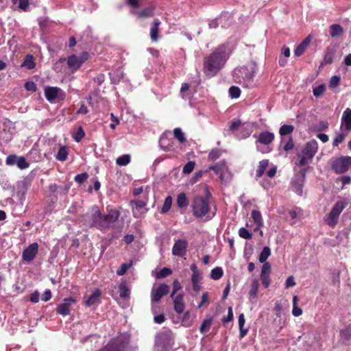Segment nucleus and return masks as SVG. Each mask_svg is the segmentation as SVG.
<instances>
[{
    "label": "nucleus",
    "mask_w": 351,
    "mask_h": 351,
    "mask_svg": "<svg viewBox=\"0 0 351 351\" xmlns=\"http://www.w3.org/2000/svg\"><path fill=\"white\" fill-rule=\"evenodd\" d=\"M119 215V212L116 210H110L107 215H102L99 208L94 206L90 213H87L83 216V221L89 227H95L105 231L114 225Z\"/></svg>",
    "instance_id": "obj_1"
},
{
    "label": "nucleus",
    "mask_w": 351,
    "mask_h": 351,
    "mask_svg": "<svg viewBox=\"0 0 351 351\" xmlns=\"http://www.w3.org/2000/svg\"><path fill=\"white\" fill-rule=\"evenodd\" d=\"M340 335L344 341L351 340V323L345 329L340 330Z\"/></svg>",
    "instance_id": "obj_35"
},
{
    "label": "nucleus",
    "mask_w": 351,
    "mask_h": 351,
    "mask_svg": "<svg viewBox=\"0 0 351 351\" xmlns=\"http://www.w3.org/2000/svg\"><path fill=\"white\" fill-rule=\"evenodd\" d=\"M88 53L86 51L82 52L79 56L76 55L69 56L67 58L68 67L73 71H77L88 60Z\"/></svg>",
    "instance_id": "obj_10"
},
{
    "label": "nucleus",
    "mask_w": 351,
    "mask_h": 351,
    "mask_svg": "<svg viewBox=\"0 0 351 351\" xmlns=\"http://www.w3.org/2000/svg\"><path fill=\"white\" fill-rule=\"evenodd\" d=\"M85 134L82 127H80L73 136L74 140L79 143L84 136Z\"/></svg>",
    "instance_id": "obj_54"
},
{
    "label": "nucleus",
    "mask_w": 351,
    "mask_h": 351,
    "mask_svg": "<svg viewBox=\"0 0 351 351\" xmlns=\"http://www.w3.org/2000/svg\"><path fill=\"white\" fill-rule=\"evenodd\" d=\"M294 147V143L293 141L292 137H290L289 141L287 142L285 145L284 146V149L286 152H289L293 149Z\"/></svg>",
    "instance_id": "obj_62"
},
{
    "label": "nucleus",
    "mask_w": 351,
    "mask_h": 351,
    "mask_svg": "<svg viewBox=\"0 0 351 351\" xmlns=\"http://www.w3.org/2000/svg\"><path fill=\"white\" fill-rule=\"evenodd\" d=\"M172 298L173 299L175 311L179 314L183 313L185 307L183 303V295L179 293Z\"/></svg>",
    "instance_id": "obj_20"
},
{
    "label": "nucleus",
    "mask_w": 351,
    "mask_h": 351,
    "mask_svg": "<svg viewBox=\"0 0 351 351\" xmlns=\"http://www.w3.org/2000/svg\"><path fill=\"white\" fill-rule=\"evenodd\" d=\"M348 202L346 200H339L337 202L330 213L327 214L324 219L327 225L334 228L338 223L339 215L347 206Z\"/></svg>",
    "instance_id": "obj_5"
},
{
    "label": "nucleus",
    "mask_w": 351,
    "mask_h": 351,
    "mask_svg": "<svg viewBox=\"0 0 351 351\" xmlns=\"http://www.w3.org/2000/svg\"><path fill=\"white\" fill-rule=\"evenodd\" d=\"M65 92L57 86H45V99L51 104H58L64 100Z\"/></svg>",
    "instance_id": "obj_6"
},
{
    "label": "nucleus",
    "mask_w": 351,
    "mask_h": 351,
    "mask_svg": "<svg viewBox=\"0 0 351 351\" xmlns=\"http://www.w3.org/2000/svg\"><path fill=\"white\" fill-rule=\"evenodd\" d=\"M346 136V134L342 132L337 134L336 137L333 140L332 145L335 147L338 146L340 143L343 142Z\"/></svg>",
    "instance_id": "obj_50"
},
{
    "label": "nucleus",
    "mask_w": 351,
    "mask_h": 351,
    "mask_svg": "<svg viewBox=\"0 0 351 351\" xmlns=\"http://www.w3.org/2000/svg\"><path fill=\"white\" fill-rule=\"evenodd\" d=\"M270 272H271V265L268 262L263 263V265L261 268V274L269 275Z\"/></svg>",
    "instance_id": "obj_59"
},
{
    "label": "nucleus",
    "mask_w": 351,
    "mask_h": 351,
    "mask_svg": "<svg viewBox=\"0 0 351 351\" xmlns=\"http://www.w3.org/2000/svg\"><path fill=\"white\" fill-rule=\"evenodd\" d=\"M223 274V271L221 267H217L211 270L210 278L213 280L220 279Z\"/></svg>",
    "instance_id": "obj_37"
},
{
    "label": "nucleus",
    "mask_w": 351,
    "mask_h": 351,
    "mask_svg": "<svg viewBox=\"0 0 351 351\" xmlns=\"http://www.w3.org/2000/svg\"><path fill=\"white\" fill-rule=\"evenodd\" d=\"M176 204L180 208H186L189 205V200L184 193H180L178 195Z\"/></svg>",
    "instance_id": "obj_27"
},
{
    "label": "nucleus",
    "mask_w": 351,
    "mask_h": 351,
    "mask_svg": "<svg viewBox=\"0 0 351 351\" xmlns=\"http://www.w3.org/2000/svg\"><path fill=\"white\" fill-rule=\"evenodd\" d=\"M325 90H326V86L324 84H320L313 88V93L314 96L317 97L322 95L324 93Z\"/></svg>",
    "instance_id": "obj_51"
},
{
    "label": "nucleus",
    "mask_w": 351,
    "mask_h": 351,
    "mask_svg": "<svg viewBox=\"0 0 351 351\" xmlns=\"http://www.w3.org/2000/svg\"><path fill=\"white\" fill-rule=\"evenodd\" d=\"M307 169H302L300 172L295 176L291 182L293 191L300 196L302 195L303 186L305 182Z\"/></svg>",
    "instance_id": "obj_8"
},
{
    "label": "nucleus",
    "mask_w": 351,
    "mask_h": 351,
    "mask_svg": "<svg viewBox=\"0 0 351 351\" xmlns=\"http://www.w3.org/2000/svg\"><path fill=\"white\" fill-rule=\"evenodd\" d=\"M27 90L35 92L36 90V84L33 82H27L25 84Z\"/></svg>",
    "instance_id": "obj_61"
},
{
    "label": "nucleus",
    "mask_w": 351,
    "mask_h": 351,
    "mask_svg": "<svg viewBox=\"0 0 351 351\" xmlns=\"http://www.w3.org/2000/svg\"><path fill=\"white\" fill-rule=\"evenodd\" d=\"M254 71H247L245 74V77H243V84L244 86L247 88H252L254 83Z\"/></svg>",
    "instance_id": "obj_25"
},
{
    "label": "nucleus",
    "mask_w": 351,
    "mask_h": 351,
    "mask_svg": "<svg viewBox=\"0 0 351 351\" xmlns=\"http://www.w3.org/2000/svg\"><path fill=\"white\" fill-rule=\"evenodd\" d=\"M233 319V312L231 306L228 307V315L226 317H223L221 322L225 324L231 322Z\"/></svg>",
    "instance_id": "obj_56"
},
{
    "label": "nucleus",
    "mask_w": 351,
    "mask_h": 351,
    "mask_svg": "<svg viewBox=\"0 0 351 351\" xmlns=\"http://www.w3.org/2000/svg\"><path fill=\"white\" fill-rule=\"evenodd\" d=\"M328 125H329V124L327 121H320L317 125H316L315 130L317 132L324 131L328 128Z\"/></svg>",
    "instance_id": "obj_57"
},
{
    "label": "nucleus",
    "mask_w": 351,
    "mask_h": 351,
    "mask_svg": "<svg viewBox=\"0 0 351 351\" xmlns=\"http://www.w3.org/2000/svg\"><path fill=\"white\" fill-rule=\"evenodd\" d=\"M130 204L132 207V214L135 218L140 217L145 213V207L147 203L143 200H131Z\"/></svg>",
    "instance_id": "obj_16"
},
{
    "label": "nucleus",
    "mask_w": 351,
    "mask_h": 351,
    "mask_svg": "<svg viewBox=\"0 0 351 351\" xmlns=\"http://www.w3.org/2000/svg\"><path fill=\"white\" fill-rule=\"evenodd\" d=\"M189 243L184 239L176 241L173 247L172 254L178 257H183L186 255Z\"/></svg>",
    "instance_id": "obj_12"
},
{
    "label": "nucleus",
    "mask_w": 351,
    "mask_h": 351,
    "mask_svg": "<svg viewBox=\"0 0 351 351\" xmlns=\"http://www.w3.org/2000/svg\"><path fill=\"white\" fill-rule=\"evenodd\" d=\"M351 166V156H341L332 163V169L337 173L346 172Z\"/></svg>",
    "instance_id": "obj_9"
},
{
    "label": "nucleus",
    "mask_w": 351,
    "mask_h": 351,
    "mask_svg": "<svg viewBox=\"0 0 351 351\" xmlns=\"http://www.w3.org/2000/svg\"><path fill=\"white\" fill-rule=\"evenodd\" d=\"M77 300L72 297L64 299L63 302L58 306L56 309L57 313L63 316L69 315L72 305L75 304Z\"/></svg>",
    "instance_id": "obj_13"
},
{
    "label": "nucleus",
    "mask_w": 351,
    "mask_h": 351,
    "mask_svg": "<svg viewBox=\"0 0 351 351\" xmlns=\"http://www.w3.org/2000/svg\"><path fill=\"white\" fill-rule=\"evenodd\" d=\"M212 323H213L212 318H208V319H204L202 322V323L199 327V331L202 333H205V332H208L212 325Z\"/></svg>",
    "instance_id": "obj_36"
},
{
    "label": "nucleus",
    "mask_w": 351,
    "mask_h": 351,
    "mask_svg": "<svg viewBox=\"0 0 351 351\" xmlns=\"http://www.w3.org/2000/svg\"><path fill=\"white\" fill-rule=\"evenodd\" d=\"M294 127L292 125H283L280 128L279 133L281 136H285L293 132Z\"/></svg>",
    "instance_id": "obj_40"
},
{
    "label": "nucleus",
    "mask_w": 351,
    "mask_h": 351,
    "mask_svg": "<svg viewBox=\"0 0 351 351\" xmlns=\"http://www.w3.org/2000/svg\"><path fill=\"white\" fill-rule=\"evenodd\" d=\"M241 123L240 120H237V121H232L230 125V130L231 131H235L239 128V127L241 125Z\"/></svg>",
    "instance_id": "obj_63"
},
{
    "label": "nucleus",
    "mask_w": 351,
    "mask_h": 351,
    "mask_svg": "<svg viewBox=\"0 0 351 351\" xmlns=\"http://www.w3.org/2000/svg\"><path fill=\"white\" fill-rule=\"evenodd\" d=\"M39 295H40V294L37 291H34L30 295V301L34 303L38 302L39 300Z\"/></svg>",
    "instance_id": "obj_64"
},
{
    "label": "nucleus",
    "mask_w": 351,
    "mask_h": 351,
    "mask_svg": "<svg viewBox=\"0 0 351 351\" xmlns=\"http://www.w3.org/2000/svg\"><path fill=\"white\" fill-rule=\"evenodd\" d=\"M310 43V40L308 38H306L304 39L295 49L294 54L296 56H300L302 55L306 49V47L308 46Z\"/></svg>",
    "instance_id": "obj_28"
},
{
    "label": "nucleus",
    "mask_w": 351,
    "mask_h": 351,
    "mask_svg": "<svg viewBox=\"0 0 351 351\" xmlns=\"http://www.w3.org/2000/svg\"><path fill=\"white\" fill-rule=\"evenodd\" d=\"M228 45L218 46L204 61V72L208 77L215 76L224 66L229 58Z\"/></svg>",
    "instance_id": "obj_2"
},
{
    "label": "nucleus",
    "mask_w": 351,
    "mask_h": 351,
    "mask_svg": "<svg viewBox=\"0 0 351 351\" xmlns=\"http://www.w3.org/2000/svg\"><path fill=\"white\" fill-rule=\"evenodd\" d=\"M160 24V21L156 19L153 23L152 24L150 29V38L153 42H157L158 40V32H159V25Z\"/></svg>",
    "instance_id": "obj_22"
},
{
    "label": "nucleus",
    "mask_w": 351,
    "mask_h": 351,
    "mask_svg": "<svg viewBox=\"0 0 351 351\" xmlns=\"http://www.w3.org/2000/svg\"><path fill=\"white\" fill-rule=\"evenodd\" d=\"M174 137L178 139L180 143H184L186 141V138L184 134L182 131V130L179 128H176L173 130Z\"/></svg>",
    "instance_id": "obj_42"
},
{
    "label": "nucleus",
    "mask_w": 351,
    "mask_h": 351,
    "mask_svg": "<svg viewBox=\"0 0 351 351\" xmlns=\"http://www.w3.org/2000/svg\"><path fill=\"white\" fill-rule=\"evenodd\" d=\"M59 187L56 184H50L49 186V195L47 196V199H45V202H47V208L45 207V210H51L52 205L56 203L58 200V189Z\"/></svg>",
    "instance_id": "obj_15"
},
{
    "label": "nucleus",
    "mask_w": 351,
    "mask_h": 351,
    "mask_svg": "<svg viewBox=\"0 0 351 351\" xmlns=\"http://www.w3.org/2000/svg\"><path fill=\"white\" fill-rule=\"evenodd\" d=\"M210 170H213L219 176L221 181L224 180V173L227 171V166L224 161H220L209 167Z\"/></svg>",
    "instance_id": "obj_18"
},
{
    "label": "nucleus",
    "mask_w": 351,
    "mask_h": 351,
    "mask_svg": "<svg viewBox=\"0 0 351 351\" xmlns=\"http://www.w3.org/2000/svg\"><path fill=\"white\" fill-rule=\"evenodd\" d=\"M130 156L129 154H124L121 156H119L117 159L116 162L119 166H125L130 163Z\"/></svg>",
    "instance_id": "obj_38"
},
{
    "label": "nucleus",
    "mask_w": 351,
    "mask_h": 351,
    "mask_svg": "<svg viewBox=\"0 0 351 351\" xmlns=\"http://www.w3.org/2000/svg\"><path fill=\"white\" fill-rule=\"evenodd\" d=\"M172 273V271L167 267H163L159 272L157 273L156 278H162L166 276H168Z\"/></svg>",
    "instance_id": "obj_52"
},
{
    "label": "nucleus",
    "mask_w": 351,
    "mask_h": 351,
    "mask_svg": "<svg viewBox=\"0 0 351 351\" xmlns=\"http://www.w3.org/2000/svg\"><path fill=\"white\" fill-rule=\"evenodd\" d=\"M68 152L66 151V148L65 147H61L57 154H56V159L59 161H65L67 158Z\"/></svg>",
    "instance_id": "obj_39"
},
{
    "label": "nucleus",
    "mask_w": 351,
    "mask_h": 351,
    "mask_svg": "<svg viewBox=\"0 0 351 351\" xmlns=\"http://www.w3.org/2000/svg\"><path fill=\"white\" fill-rule=\"evenodd\" d=\"M221 155V151L219 149L215 148L213 149L209 154H208V159L210 160H215L218 159Z\"/></svg>",
    "instance_id": "obj_45"
},
{
    "label": "nucleus",
    "mask_w": 351,
    "mask_h": 351,
    "mask_svg": "<svg viewBox=\"0 0 351 351\" xmlns=\"http://www.w3.org/2000/svg\"><path fill=\"white\" fill-rule=\"evenodd\" d=\"M270 254H271L270 248L267 246L264 247L258 256L259 262L261 263H267L266 261L268 258V257L270 256Z\"/></svg>",
    "instance_id": "obj_34"
},
{
    "label": "nucleus",
    "mask_w": 351,
    "mask_h": 351,
    "mask_svg": "<svg viewBox=\"0 0 351 351\" xmlns=\"http://www.w3.org/2000/svg\"><path fill=\"white\" fill-rule=\"evenodd\" d=\"M169 291V287L166 284H161L156 289H152L151 293L152 302H158L160 299L167 295Z\"/></svg>",
    "instance_id": "obj_14"
},
{
    "label": "nucleus",
    "mask_w": 351,
    "mask_h": 351,
    "mask_svg": "<svg viewBox=\"0 0 351 351\" xmlns=\"http://www.w3.org/2000/svg\"><path fill=\"white\" fill-rule=\"evenodd\" d=\"M101 295V291L99 289H96L85 301L86 306H92L99 302V297Z\"/></svg>",
    "instance_id": "obj_24"
},
{
    "label": "nucleus",
    "mask_w": 351,
    "mask_h": 351,
    "mask_svg": "<svg viewBox=\"0 0 351 351\" xmlns=\"http://www.w3.org/2000/svg\"><path fill=\"white\" fill-rule=\"evenodd\" d=\"M241 90L239 87L235 86H232L229 88V95L231 98L237 99L240 96Z\"/></svg>",
    "instance_id": "obj_47"
},
{
    "label": "nucleus",
    "mask_w": 351,
    "mask_h": 351,
    "mask_svg": "<svg viewBox=\"0 0 351 351\" xmlns=\"http://www.w3.org/2000/svg\"><path fill=\"white\" fill-rule=\"evenodd\" d=\"M99 351H122L121 346L116 343H108Z\"/></svg>",
    "instance_id": "obj_41"
},
{
    "label": "nucleus",
    "mask_w": 351,
    "mask_h": 351,
    "mask_svg": "<svg viewBox=\"0 0 351 351\" xmlns=\"http://www.w3.org/2000/svg\"><path fill=\"white\" fill-rule=\"evenodd\" d=\"M119 296L121 299H126L130 297V290L128 287L125 281L121 282L119 285Z\"/></svg>",
    "instance_id": "obj_26"
},
{
    "label": "nucleus",
    "mask_w": 351,
    "mask_h": 351,
    "mask_svg": "<svg viewBox=\"0 0 351 351\" xmlns=\"http://www.w3.org/2000/svg\"><path fill=\"white\" fill-rule=\"evenodd\" d=\"M5 164L8 166L16 165L20 169L29 167V164L24 156H19L16 154H10L7 156Z\"/></svg>",
    "instance_id": "obj_11"
},
{
    "label": "nucleus",
    "mask_w": 351,
    "mask_h": 351,
    "mask_svg": "<svg viewBox=\"0 0 351 351\" xmlns=\"http://www.w3.org/2000/svg\"><path fill=\"white\" fill-rule=\"evenodd\" d=\"M317 149V142L314 139L309 141L302 149V155H298L300 159L296 162V165L298 166L302 167L312 162L313 158L316 154Z\"/></svg>",
    "instance_id": "obj_4"
},
{
    "label": "nucleus",
    "mask_w": 351,
    "mask_h": 351,
    "mask_svg": "<svg viewBox=\"0 0 351 351\" xmlns=\"http://www.w3.org/2000/svg\"><path fill=\"white\" fill-rule=\"evenodd\" d=\"M135 14L138 18H145L153 15V10L151 8H147L142 11L136 12Z\"/></svg>",
    "instance_id": "obj_44"
},
{
    "label": "nucleus",
    "mask_w": 351,
    "mask_h": 351,
    "mask_svg": "<svg viewBox=\"0 0 351 351\" xmlns=\"http://www.w3.org/2000/svg\"><path fill=\"white\" fill-rule=\"evenodd\" d=\"M274 138H275L274 134L272 132H270L269 131H264V132H261L258 134V136L257 137V140L256 141V149L258 152H261L262 153L269 152L271 151V149H269L268 147H267L265 149H263L260 147L259 145L261 144V145H264L268 146L269 144H271L274 141Z\"/></svg>",
    "instance_id": "obj_7"
},
{
    "label": "nucleus",
    "mask_w": 351,
    "mask_h": 351,
    "mask_svg": "<svg viewBox=\"0 0 351 351\" xmlns=\"http://www.w3.org/2000/svg\"><path fill=\"white\" fill-rule=\"evenodd\" d=\"M195 162L194 161L188 162L183 167L182 172L185 174L191 173L195 167Z\"/></svg>",
    "instance_id": "obj_49"
},
{
    "label": "nucleus",
    "mask_w": 351,
    "mask_h": 351,
    "mask_svg": "<svg viewBox=\"0 0 351 351\" xmlns=\"http://www.w3.org/2000/svg\"><path fill=\"white\" fill-rule=\"evenodd\" d=\"M343 33V27L339 24H332L330 26V35L332 37H337Z\"/></svg>",
    "instance_id": "obj_29"
},
{
    "label": "nucleus",
    "mask_w": 351,
    "mask_h": 351,
    "mask_svg": "<svg viewBox=\"0 0 351 351\" xmlns=\"http://www.w3.org/2000/svg\"><path fill=\"white\" fill-rule=\"evenodd\" d=\"M261 280L263 285L267 288L270 284L269 275L261 274Z\"/></svg>",
    "instance_id": "obj_60"
},
{
    "label": "nucleus",
    "mask_w": 351,
    "mask_h": 351,
    "mask_svg": "<svg viewBox=\"0 0 351 351\" xmlns=\"http://www.w3.org/2000/svg\"><path fill=\"white\" fill-rule=\"evenodd\" d=\"M251 217L257 228H261L263 225L261 213L258 210H253L251 212Z\"/></svg>",
    "instance_id": "obj_30"
},
{
    "label": "nucleus",
    "mask_w": 351,
    "mask_h": 351,
    "mask_svg": "<svg viewBox=\"0 0 351 351\" xmlns=\"http://www.w3.org/2000/svg\"><path fill=\"white\" fill-rule=\"evenodd\" d=\"M21 66L25 67L27 69H32L35 66V63L34 61V57L32 55L25 56L23 63L21 64Z\"/></svg>",
    "instance_id": "obj_31"
},
{
    "label": "nucleus",
    "mask_w": 351,
    "mask_h": 351,
    "mask_svg": "<svg viewBox=\"0 0 351 351\" xmlns=\"http://www.w3.org/2000/svg\"><path fill=\"white\" fill-rule=\"evenodd\" d=\"M88 178V175L87 173H82L80 174H77L75 176L74 180L76 182L79 184H82L84 182L86 179Z\"/></svg>",
    "instance_id": "obj_53"
},
{
    "label": "nucleus",
    "mask_w": 351,
    "mask_h": 351,
    "mask_svg": "<svg viewBox=\"0 0 351 351\" xmlns=\"http://www.w3.org/2000/svg\"><path fill=\"white\" fill-rule=\"evenodd\" d=\"M130 265H128L126 263H123L121 265L120 267L117 270V274L118 276H123L124 275L127 270L129 269Z\"/></svg>",
    "instance_id": "obj_58"
},
{
    "label": "nucleus",
    "mask_w": 351,
    "mask_h": 351,
    "mask_svg": "<svg viewBox=\"0 0 351 351\" xmlns=\"http://www.w3.org/2000/svg\"><path fill=\"white\" fill-rule=\"evenodd\" d=\"M14 4H18L19 8L26 11L29 7V0H12Z\"/></svg>",
    "instance_id": "obj_48"
},
{
    "label": "nucleus",
    "mask_w": 351,
    "mask_h": 351,
    "mask_svg": "<svg viewBox=\"0 0 351 351\" xmlns=\"http://www.w3.org/2000/svg\"><path fill=\"white\" fill-rule=\"evenodd\" d=\"M259 286L258 280L254 278L252 280L250 289L249 291V294L250 298H254L257 295L258 289Z\"/></svg>",
    "instance_id": "obj_33"
},
{
    "label": "nucleus",
    "mask_w": 351,
    "mask_h": 351,
    "mask_svg": "<svg viewBox=\"0 0 351 351\" xmlns=\"http://www.w3.org/2000/svg\"><path fill=\"white\" fill-rule=\"evenodd\" d=\"M173 140L162 135L159 140V146L165 152H169L173 149Z\"/></svg>",
    "instance_id": "obj_19"
},
{
    "label": "nucleus",
    "mask_w": 351,
    "mask_h": 351,
    "mask_svg": "<svg viewBox=\"0 0 351 351\" xmlns=\"http://www.w3.org/2000/svg\"><path fill=\"white\" fill-rule=\"evenodd\" d=\"M38 245L37 243H33L29 245L26 249L23 252V259L26 262L32 261L34 257L36 256L38 252Z\"/></svg>",
    "instance_id": "obj_17"
},
{
    "label": "nucleus",
    "mask_w": 351,
    "mask_h": 351,
    "mask_svg": "<svg viewBox=\"0 0 351 351\" xmlns=\"http://www.w3.org/2000/svg\"><path fill=\"white\" fill-rule=\"evenodd\" d=\"M239 235L240 237L245 239H251L252 238V234L243 227L239 230Z\"/></svg>",
    "instance_id": "obj_46"
},
{
    "label": "nucleus",
    "mask_w": 351,
    "mask_h": 351,
    "mask_svg": "<svg viewBox=\"0 0 351 351\" xmlns=\"http://www.w3.org/2000/svg\"><path fill=\"white\" fill-rule=\"evenodd\" d=\"M336 53V49L334 47H327L325 56L322 62V64H331L333 60V57Z\"/></svg>",
    "instance_id": "obj_23"
},
{
    "label": "nucleus",
    "mask_w": 351,
    "mask_h": 351,
    "mask_svg": "<svg viewBox=\"0 0 351 351\" xmlns=\"http://www.w3.org/2000/svg\"><path fill=\"white\" fill-rule=\"evenodd\" d=\"M269 165V160H263L259 162V165L258 166L256 176V178H261L264 171H265L266 168Z\"/></svg>",
    "instance_id": "obj_32"
},
{
    "label": "nucleus",
    "mask_w": 351,
    "mask_h": 351,
    "mask_svg": "<svg viewBox=\"0 0 351 351\" xmlns=\"http://www.w3.org/2000/svg\"><path fill=\"white\" fill-rule=\"evenodd\" d=\"M209 191H207L205 197L196 195L194 197L191 208L193 215L196 218H202L206 216L210 210L208 197L210 196Z\"/></svg>",
    "instance_id": "obj_3"
},
{
    "label": "nucleus",
    "mask_w": 351,
    "mask_h": 351,
    "mask_svg": "<svg viewBox=\"0 0 351 351\" xmlns=\"http://www.w3.org/2000/svg\"><path fill=\"white\" fill-rule=\"evenodd\" d=\"M172 204V197L171 196H168L165 198L163 206L161 209L162 213H166L171 208Z\"/></svg>",
    "instance_id": "obj_43"
},
{
    "label": "nucleus",
    "mask_w": 351,
    "mask_h": 351,
    "mask_svg": "<svg viewBox=\"0 0 351 351\" xmlns=\"http://www.w3.org/2000/svg\"><path fill=\"white\" fill-rule=\"evenodd\" d=\"M340 82V77L338 75H334L330 78L329 82V86L332 88L337 87Z\"/></svg>",
    "instance_id": "obj_55"
},
{
    "label": "nucleus",
    "mask_w": 351,
    "mask_h": 351,
    "mask_svg": "<svg viewBox=\"0 0 351 351\" xmlns=\"http://www.w3.org/2000/svg\"><path fill=\"white\" fill-rule=\"evenodd\" d=\"M345 127L348 131H351V109L346 108L341 117V127Z\"/></svg>",
    "instance_id": "obj_21"
}]
</instances>
